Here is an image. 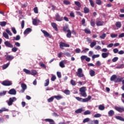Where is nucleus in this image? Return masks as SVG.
Returning a JSON list of instances; mask_svg holds the SVG:
<instances>
[{
	"mask_svg": "<svg viewBox=\"0 0 124 124\" xmlns=\"http://www.w3.org/2000/svg\"><path fill=\"white\" fill-rule=\"evenodd\" d=\"M75 98L78 101H80V102H88V101H90V99H92V96L89 95L87 98L84 99L80 97H75Z\"/></svg>",
	"mask_w": 124,
	"mask_h": 124,
	"instance_id": "f257e3e1",
	"label": "nucleus"
},
{
	"mask_svg": "<svg viewBox=\"0 0 124 124\" xmlns=\"http://www.w3.org/2000/svg\"><path fill=\"white\" fill-rule=\"evenodd\" d=\"M86 91L87 89H86L85 87L80 88L79 89L80 95H81V96H83V97H87V93H86Z\"/></svg>",
	"mask_w": 124,
	"mask_h": 124,
	"instance_id": "f03ea898",
	"label": "nucleus"
},
{
	"mask_svg": "<svg viewBox=\"0 0 124 124\" xmlns=\"http://www.w3.org/2000/svg\"><path fill=\"white\" fill-rule=\"evenodd\" d=\"M76 74L78 77H79V78L85 77V75H84V73H83V69L81 68L78 69V71L76 72Z\"/></svg>",
	"mask_w": 124,
	"mask_h": 124,
	"instance_id": "7ed1b4c3",
	"label": "nucleus"
},
{
	"mask_svg": "<svg viewBox=\"0 0 124 124\" xmlns=\"http://www.w3.org/2000/svg\"><path fill=\"white\" fill-rule=\"evenodd\" d=\"M17 100L16 97H10L8 101L6 102L9 106H11L13 105V102H15Z\"/></svg>",
	"mask_w": 124,
	"mask_h": 124,
	"instance_id": "20e7f679",
	"label": "nucleus"
},
{
	"mask_svg": "<svg viewBox=\"0 0 124 124\" xmlns=\"http://www.w3.org/2000/svg\"><path fill=\"white\" fill-rule=\"evenodd\" d=\"M55 20L58 22H62V21H63V17L62 16H61L59 13H57L55 15Z\"/></svg>",
	"mask_w": 124,
	"mask_h": 124,
	"instance_id": "39448f33",
	"label": "nucleus"
},
{
	"mask_svg": "<svg viewBox=\"0 0 124 124\" xmlns=\"http://www.w3.org/2000/svg\"><path fill=\"white\" fill-rule=\"evenodd\" d=\"M59 46L61 49H62V50H63V49H64V48H63V47H70V46L68 44L61 42L59 44Z\"/></svg>",
	"mask_w": 124,
	"mask_h": 124,
	"instance_id": "423d86ee",
	"label": "nucleus"
},
{
	"mask_svg": "<svg viewBox=\"0 0 124 124\" xmlns=\"http://www.w3.org/2000/svg\"><path fill=\"white\" fill-rule=\"evenodd\" d=\"M21 87L22 88V90H20V93H25V91L27 89V85L25 83H22L21 84Z\"/></svg>",
	"mask_w": 124,
	"mask_h": 124,
	"instance_id": "0eeeda50",
	"label": "nucleus"
},
{
	"mask_svg": "<svg viewBox=\"0 0 124 124\" xmlns=\"http://www.w3.org/2000/svg\"><path fill=\"white\" fill-rule=\"evenodd\" d=\"M2 85L5 86H11L12 82L9 80H4L2 82Z\"/></svg>",
	"mask_w": 124,
	"mask_h": 124,
	"instance_id": "6e6552de",
	"label": "nucleus"
},
{
	"mask_svg": "<svg viewBox=\"0 0 124 124\" xmlns=\"http://www.w3.org/2000/svg\"><path fill=\"white\" fill-rule=\"evenodd\" d=\"M5 57L6 58V61H9V62H11V61H12L14 59V56L10 55H5Z\"/></svg>",
	"mask_w": 124,
	"mask_h": 124,
	"instance_id": "1a4fd4ad",
	"label": "nucleus"
},
{
	"mask_svg": "<svg viewBox=\"0 0 124 124\" xmlns=\"http://www.w3.org/2000/svg\"><path fill=\"white\" fill-rule=\"evenodd\" d=\"M41 31L44 34V36H45V37H49V38H51V37H52V36L50 35V34H49L48 32H47L46 31L43 30L42 29Z\"/></svg>",
	"mask_w": 124,
	"mask_h": 124,
	"instance_id": "9d476101",
	"label": "nucleus"
},
{
	"mask_svg": "<svg viewBox=\"0 0 124 124\" xmlns=\"http://www.w3.org/2000/svg\"><path fill=\"white\" fill-rule=\"evenodd\" d=\"M4 44L5 45L6 47H8V48H13V45L8 41H5Z\"/></svg>",
	"mask_w": 124,
	"mask_h": 124,
	"instance_id": "9b49d317",
	"label": "nucleus"
},
{
	"mask_svg": "<svg viewBox=\"0 0 124 124\" xmlns=\"http://www.w3.org/2000/svg\"><path fill=\"white\" fill-rule=\"evenodd\" d=\"M114 109L118 111V112H119L120 113H123V112H124V107H115L114 108Z\"/></svg>",
	"mask_w": 124,
	"mask_h": 124,
	"instance_id": "f8f14e48",
	"label": "nucleus"
},
{
	"mask_svg": "<svg viewBox=\"0 0 124 124\" xmlns=\"http://www.w3.org/2000/svg\"><path fill=\"white\" fill-rule=\"evenodd\" d=\"M124 79V77L116 78V79L114 80L115 83H121L123 82V80Z\"/></svg>",
	"mask_w": 124,
	"mask_h": 124,
	"instance_id": "ddd939ff",
	"label": "nucleus"
},
{
	"mask_svg": "<svg viewBox=\"0 0 124 124\" xmlns=\"http://www.w3.org/2000/svg\"><path fill=\"white\" fill-rule=\"evenodd\" d=\"M8 93L9 94L15 95V94H16V90L14 89H12L9 90V91L8 92Z\"/></svg>",
	"mask_w": 124,
	"mask_h": 124,
	"instance_id": "4468645a",
	"label": "nucleus"
},
{
	"mask_svg": "<svg viewBox=\"0 0 124 124\" xmlns=\"http://www.w3.org/2000/svg\"><path fill=\"white\" fill-rule=\"evenodd\" d=\"M31 31H32V30L31 28H28L24 31V35H27L29 34V33L31 32Z\"/></svg>",
	"mask_w": 124,
	"mask_h": 124,
	"instance_id": "2eb2a0df",
	"label": "nucleus"
},
{
	"mask_svg": "<svg viewBox=\"0 0 124 124\" xmlns=\"http://www.w3.org/2000/svg\"><path fill=\"white\" fill-rule=\"evenodd\" d=\"M115 27L117 28V30L122 28V23L120 21H117L115 23Z\"/></svg>",
	"mask_w": 124,
	"mask_h": 124,
	"instance_id": "dca6fc26",
	"label": "nucleus"
},
{
	"mask_svg": "<svg viewBox=\"0 0 124 124\" xmlns=\"http://www.w3.org/2000/svg\"><path fill=\"white\" fill-rule=\"evenodd\" d=\"M45 122H48L49 123V124H55V121L51 119H46L45 120Z\"/></svg>",
	"mask_w": 124,
	"mask_h": 124,
	"instance_id": "f3484780",
	"label": "nucleus"
},
{
	"mask_svg": "<svg viewBox=\"0 0 124 124\" xmlns=\"http://www.w3.org/2000/svg\"><path fill=\"white\" fill-rule=\"evenodd\" d=\"M108 115L109 117H113L115 115V112L113 110H110L108 112Z\"/></svg>",
	"mask_w": 124,
	"mask_h": 124,
	"instance_id": "a211bd4d",
	"label": "nucleus"
},
{
	"mask_svg": "<svg viewBox=\"0 0 124 124\" xmlns=\"http://www.w3.org/2000/svg\"><path fill=\"white\" fill-rule=\"evenodd\" d=\"M103 24H104V22L101 21H97L96 22V25L97 27H99L100 26H103Z\"/></svg>",
	"mask_w": 124,
	"mask_h": 124,
	"instance_id": "6ab92c4d",
	"label": "nucleus"
},
{
	"mask_svg": "<svg viewBox=\"0 0 124 124\" xmlns=\"http://www.w3.org/2000/svg\"><path fill=\"white\" fill-rule=\"evenodd\" d=\"M51 26L55 31H58V25L57 24H56V23H51Z\"/></svg>",
	"mask_w": 124,
	"mask_h": 124,
	"instance_id": "aec40b11",
	"label": "nucleus"
},
{
	"mask_svg": "<svg viewBox=\"0 0 124 124\" xmlns=\"http://www.w3.org/2000/svg\"><path fill=\"white\" fill-rule=\"evenodd\" d=\"M54 98H56L57 100H60V99H62V98H63V97H62V95H55L54 96Z\"/></svg>",
	"mask_w": 124,
	"mask_h": 124,
	"instance_id": "412c9836",
	"label": "nucleus"
},
{
	"mask_svg": "<svg viewBox=\"0 0 124 124\" xmlns=\"http://www.w3.org/2000/svg\"><path fill=\"white\" fill-rule=\"evenodd\" d=\"M116 79H117V75H113L110 78V81H116Z\"/></svg>",
	"mask_w": 124,
	"mask_h": 124,
	"instance_id": "4be33fe9",
	"label": "nucleus"
},
{
	"mask_svg": "<svg viewBox=\"0 0 124 124\" xmlns=\"http://www.w3.org/2000/svg\"><path fill=\"white\" fill-rule=\"evenodd\" d=\"M90 24L92 27H94V26L95 25V20L93 19H91Z\"/></svg>",
	"mask_w": 124,
	"mask_h": 124,
	"instance_id": "5701e85b",
	"label": "nucleus"
},
{
	"mask_svg": "<svg viewBox=\"0 0 124 124\" xmlns=\"http://www.w3.org/2000/svg\"><path fill=\"white\" fill-rule=\"evenodd\" d=\"M83 10L85 14H87V13H89L90 12V9L87 7H84Z\"/></svg>",
	"mask_w": 124,
	"mask_h": 124,
	"instance_id": "b1692460",
	"label": "nucleus"
},
{
	"mask_svg": "<svg viewBox=\"0 0 124 124\" xmlns=\"http://www.w3.org/2000/svg\"><path fill=\"white\" fill-rule=\"evenodd\" d=\"M115 119H116L117 120H119V121H122V122H124V118H123L122 116H115Z\"/></svg>",
	"mask_w": 124,
	"mask_h": 124,
	"instance_id": "393cba45",
	"label": "nucleus"
},
{
	"mask_svg": "<svg viewBox=\"0 0 124 124\" xmlns=\"http://www.w3.org/2000/svg\"><path fill=\"white\" fill-rule=\"evenodd\" d=\"M66 34L67 37H68V38H70V37H71V31H70V30H68Z\"/></svg>",
	"mask_w": 124,
	"mask_h": 124,
	"instance_id": "a878e982",
	"label": "nucleus"
},
{
	"mask_svg": "<svg viewBox=\"0 0 124 124\" xmlns=\"http://www.w3.org/2000/svg\"><path fill=\"white\" fill-rule=\"evenodd\" d=\"M89 73L91 77H93V76H94L95 75V72H94V71H93V70H91L89 72Z\"/></svg>",
	"mask_w": 124,
	"mask_h": 124,
	"instance_id": "bb28decb",
	"label": "nucleus"
},
{
	"mask_svg": "<svg viewBox=\"0 0 124 124\" xmlns=\"http://www.w3.org/2000/svg\"><path fill=\"white\" fill-rule=\"evenodd\" d=\"M98 109L99 110H100L101 111H103L105 109V107H104V105H100L98 106Z\"/></svg>",
	"mask_w": 124,
	"mask_h": 124,
	"instance_id": "cd10ccee",
	"label": "nucleus"
},
{
	"mask_svg": "<svg viewBox=\"0 0 124 124\" xmlns=\"http://www.w3.org/2000/svg\"><path fill=\"white\" fill-rule=\"evenodd\" d=\"M108 56H109V53H103L102 54V57L104 59L107 58V57H108Z\"/></svg>",
	"mask_w": 124,
	"mask_h": 124,
	"instance_id": "c85d7f7f",
	"label": "nucleus"
},
{
	"mask_svg": "<svg viewBox=\"0 0 124 124\" xmlns=\"http://www.w3.org/2000/svg\"><path fill=\"white\" fill-rule=\"evenodd\" d=\"M6 24H7L6 21L0 22V26H1V27H5V26H6Z\"/></svg>",
	"mask_w": 124,
	"mask_h": 124,
	"instance_id": "c756f323",
	"label": "nucleus"
},
{
	"mask_svg": "<svg viewBox=\"0 0 124 124\" xmlns=\"http://www.w3.org/2000/svg\"><path fill=\"white\" fill-rule=\"evenodd\" d=\"M2 35L4 38H6V39H9V36H8V34L6 33V32H3Z\"/></svg>",
	"mask_w": 124,
	"mask_h": 124,
	"instance_id": "7c9ffc66",
	"label": "nucleus"
},
{
	"mask_svg": "<svg viewBox=\"0 0 124 124\" xmlns=\"http://www.w3.org/2000/svg\"><path fill=\"white\" fill-rule=\"evenodd\" d=\"M82 112H83V109L82 108H79L78 109H77L75 111V113L76 114H80Z\"/></svg>",
	"mask_w": 124,
	"mask_h": 124,
	"instance_id": "2f4dec72",
	"label": "nucleus"
},
{
	"mask_svg": "<svg viewBox=\"0 0 124 124\" xmlns=\"http://www.w3.org/2000/svg\"><path fill=\"white\" fill-rule=\"evenodd\" d=\"M9 64H10V62L7 63L5 64H4L2 66L3 69H6L8 66H9Z\"/></svg>",
	"mask_w": 124,
	"mask_h": 124,
	"instance_id": "473e14b6",
	"label": "nucleus"
},
{
	"mask_svg": "<svg viewBox=\"0 0 124 124\" xmlns=\"http://www.w3.org/2000/svg\"><path fill=\"white\" fill-rule=\"evenodd\" d=\"M32 24L34 26H37V19H36V18L33 19Z\"/></svg>",
	"mask_w": 124,
	"mask_h": 124,
	"instance_id": "72a5a7b5",
	"label": "nucleus"
},
{
	"mask_svg": "<svg viewBox=\"0 0 124 124\" xmlns=\"http://www.w3.org/2000/svg\"><path fill=\"white\" fill-rule=\"evenodd\" d=\"M84 32H85L87 34H91V30L90 29H84Z\"/></svg>",
	"mask_w": 124,
	"mask_h": 124,
	"instance_id": "f704fd0d",
	"label": "nucleus"
},
{
	"mask_svg": "<svg viewBox=\"0 0 124 124\" xmlns=\"http://www.w3.org/2000/svg\"><path fill=\"white\" fill-rule=\"evenodd\" d=\"M30 74H31V75H33V76L36 75V74H37V72H36V71L35 70H31V72H30Z\"/></svg>",
	"mask_w": 124,
	"mask_h": 124,
	"instance_id": "c9c22d12",
	"label": "nucleus"
},
{
	"mask_svg": "<svg viewBox=\"0 0 124 124\" xmlns=\"http://www.w3.org/2000/svg\"><path fill=\"white\" fill-rule=\"evenodd\" d=\"M96 45V42H93L90 44L91 48H93Z\"/></svg>",
	"mask_w": 124,
	"mask_h": 124,
	"instance_id": "e433bc0d",
	"label": "nucleus"
},
{
	"mask_svg": "<svg viewBox=\"0 0 124 124\" xmlns=\"http://www.w3.org/2000/svg\"><path fill=\"white\" fill-rule=\"evenodd\" d=\"M63 93L65 94H66V95H69V94H70V91L68 90H65Z\"/></svg>",
	"mask_w": 124,
	"mask_h": 124,
	"instance_id": "4c0bfd02",
	"label": "nucleus"
},
{
	"mask_svg": "<svg viewBox=\"0 0 124 124\" xmlns=\"http://www.w3.org/2000/svg\"><path fill=\"white\" fill-rule=\"evenodd\" d=\"M54 98H55L54 97V96H52V97H50L49 98H48L47 99L48 102H49V103L53 102V101H54Z\"/></svg>",
	"mask_w": 124,
	"mask_h": 124,
	"instance_id": "58836bf2",
	"label": "nucleus"
},
{
	"mask_svg": "<svg viewBox=\"0 0 124 124\" xmlns=\"http://www.w3.org/2000/svg\"><path fill=\"white\" fill-rule=\"evenodd\" d=\"M75 4H76L78 7H81V3L78 1H75Z\"/></svg>",
	"mask_w": 124,
	"mask_h": 124,
	"instance_id": "ea45409f",
	"label": "nucleus"
},
{
	"mask_svg": "<svg viewBox=\"0 0 124 124\" xmlns=\"http://www.w3.org/2000/svg\"><path fill=\"white\" fill-rule=\"evenodd\" d=\"M89 2L90 3V5L92 7H94V2L93 0H89Z\"/></svg>",
	"mask_w": 124,
	"mask_h": 124,
	"instance_id": "a19ab883",
	"label": "nucleus"
},
{
	"mask_svg": "<svg viewBox=\"0 0 124 124\" xmlns=\"http://www.w3.org/2000/svg\"><path fill=\"white\" fill-rule=\"evenodd\" d=\"M23 71H24V72L26 73V74H31V71H30L27 69H24Z\"/></svg>",
	"mask_w": 124,
	"mask_h": 124,
	"instance_id": "79ce46f5",
	"label": "nucleus"
},
{
	"mask_svg": "<svg viewBox=\"0 0 124 124\" xmlns=\"http://www.w3.org/2000/svg\"><path fill=\"white\" fill-rule=\"evenodd\" d=\"M63 3L64 4H65V5H68L69 4H70V1H68V0H64L63 1Z\"/></svg>",
	"mask_w": 124,
	"mask_h": 124,
	"instance_id": "37998d69",
	"label": "nucleus"
},
{
	"mask_svg": "<svg viewBox=\"0 0 124 124\" xmlns=\"http://www.w3.org/2000/svg\"><path fill=\"white\" fill-rule=\"evenodd\" d=\"M63 31L65 32H67V31H68V26H65L63 27Z\"/></svg>",
	"mask_w": 124,
	"mask_h": 124,
	"instance_id": "c03bdc74",
	"label": "nucleus"
},
{
	"mask_svg": "<svg viewBox=\"0 0 124 124\" xmlns=\"http://www.w3.org/2000/svg\"><path fill=\"white\" fill-rule=\"evenodd\" d=\"M88 122H90V118H85L83 121V124H86V123H88Z\"/></svg>",
	"mask_w": 124,
	"mask_h": 124,
	"instance_id": "a18cd8bd",
	"label": "nucleus"
},
{
	"mask_svg": "<svg viewBox=\"0 0 124 124\" xmlns=\"http://www.w3.org/2000/svg\"><path fill=\"white\" fill-rule=\"evenodd\" d=\"M59 65L60 67H62V68L65 67V65H64V64L62 61L60 62Z\"/></svg>",
	"mask_w": 124,
	"mask_h": 124,
	"instance_id": "49530a36",
	"label": "nucleus"
},
{
	"mask_svg": "<svg viewBox=\"0 0 124 124\" xmlns=\"http://www.w3.org/2000/svg\"><path fill=\"white\" fill-rule=\"evenodd\" d=\"M14 38L15 40L18 41V40H20L21 37L20 36V35H16V37H14Z\"/></svg>",
	"mask_w": 124,
	"mask_h": 124,
	"instance_id": "de8ad7c7",
	"label": "nucleus"
},
{
	"mask_svg": "<svg viewBox=\"0 0 124 124\" xmlns=\"http://www.w3.org/2000/svg\"><path fill=\"white\" fill-rule=\"evenodd\" d=\"M71 84L72 86H76V81L73 79L71 80Z\"/></svg>",
	"mask_w": 124,
	"mask_h": 124,
	"instance_id": "09e8293b",
	"label": "nucleus"
},
{
	"mask_svg": "<svg viewBox=\"0 0 124 124\" xmlns=\"http://www.w3.org/2000/svg\"><path fill=\"white\" fill-rule=\"evenodd\" d=\"M99 57H100L99 54L93 55L92 56V59H93V60H94L96 58H99Z\"/></svg>",
	"mask_w": 124,
	"mask_h": 124,
	"instance_id": "8fccbe9b",
	"label": "nucleus"
},
{
	"mask_svg": "<svg viewBox=\"0 0 124 124\" xmlns=\"http://www.w3.org/2000/svg\"><path fill=\"white\" fill-rule=\"evenodd\" d=\"M21 29H24L25 28V20H22L21 21Z\"/></svg>",
	"mask_w": 124,
	"mask_h": 124,
	"instance_id": "3c124183",
	"label": "nucleus"
},
{
	"mask_svg": "<svg viewBox=\"0 0 124 124\" xmlns=\"http://www.w3.org/2000/svg\"><path fill=\"white\" fill-rule=\"evenodd\" d=\"M106 37V33H103L102 35L100 36V38L101 39H104Z\"/></svg>",
	"mask_w": 124,
	"mask_h": 124,
	"instance_id": "603ef678",
	"label": "nucleus"
},
{
	"mask_svg": "<svg viewBox=\"0 0 124 124\" xmlns=\"http://www.w3.org/2000/svg\"><path fill=\"white\" fill-rule=\"evenodd\" d=\"M46 83H45V87H47V86H49V78L47 79L46 80Z\"/></svg>",
	"mask_w": 124,
	"mask_h": 124,
	"instance_id": "864d4df0",
	"label": "nucleus"
},
{
	"mask_svg": "<svg viewBox=\"0 0 124 124\" xmlns=\"http://www.w3.org/2000/svg\"><path fill=\"white\" fill-rule=\"evenodd\" d=\"M96 3L98 5H101V3H102L101 0H96Z\"/></svg>",
	"mask_w": 124,
	"mask_h": 124,
	"instance_id": "5fc2aeb1",
	"label": "nucleus"
},
{
	"mask_svg": "<svg viewBox=\"0 0 124 124\" xmlns=\"http://www.w3.org/2000/svg\"><path fill=\"white\" fill-rule=\"evenodd\" d=\"M33 10L34 13H35L36 14H38V8H37V7L34 8Z\"/></svg>",
	"mask_w": 124,
	"mask_h": 124,
	"instance_id": "6e6d98bb",
	"label": "nucleus"
},
{
	"mask_svg": "<svg viewBox=\"0 0 124 124\" xmlns=\"http://www.w3.org/2000/svg\"><path fill=\"white\" fill-rule=\"evenodd\" d=\"M6 94V91H3L2 92H0V96H3Z\"/></svg>",
	"mask_w": 124,
	"mask_h": 124,
	"instance_id": "4d7b16f0",
	"label": "nucleus"
},
{
	"mask_svg": "<svg viewBox=\"0 0 124 124\" xmlns=\"http://www.w3.org/2000/svg\"><path fill=\"white\" fill-rule=\"evenodd\" d=\"M12 52H14V53H15V52H17V50H18V48L16 47H12Z\"/></svg>",
	"mask_w": 124,
	"mask_h": 124,
	"instance_id": "13d9d810",
	"label": "nucleus"
},
{
	"mask_svg": "<svg viewBox=\"0 0 124 124\" xmlns=\"http://www.w3.org/2000/svg\"><path fill=\"white\" fill-rule=\"evenodd\" d=\"M11 30L14 34H16V33H17V31H16V29H15V28H12Z\"/></svg>",
	"mask_w": 124,
	"mask_h": 124,
	"instance_id": "bf43d9fd",
	"label": "nucleus"
},
{
	"mask_svg": "<svg viewBox=\"0 0 124 124\" xmlns=\"http://www.w3.org/2000/svg\"><path fill=\"white\" fill-rule=\"evenodd\" d=\"M6 31L7 33H8V34L10 36H12V33L11 32V31H9V30L8 29H6Z\"/></svg>",
	"mask_w": 124,
	"mask_h": 124,
	"instance_id": "052dcab7",
	"label": "nucleus"
},
{
	"mask_svg": "<svg viewBox=\"0 0 124 124\" xmlns=\"http://www.w3.org/2000/svg\"><path fill=\"white\" fill-rule=\"evenodd\" d=\"M101 117V114L99 113H97L94 115V118H100Z\"/></svg>",
	"mask_w": 124,
	"mask_h": 124,
	"instance_id": "680f3d73",
	"label": "nucleus"
},
{
	"mask_svg": "<svg viewBox=\"0 0 124 124\" xmlns=\"http://www.w3.org/2000/svg\"><path fill=\"white\" fill-rule=\"evenodd\" d=\"M40 66H41V67H43V68H46V65H45L44 63H43V62H41L40 63Z\"/></svg>",
	"mask_w": 124,
	"mask_h": 124,
	"instance_id": "e2e57ef3",
	"label": "nucleus"
},
{
	"mask_svg": "<svg viewBox=\"0 0 124 124\" xmlns=\"http://www.w3.org/2000/svg\"><path fill=\"white\" fill-rule=\"evenodd\" d=\"M118 60H119V58L114 57L113 59H112V62H117V61H118Z\"/></svg>",
	"mask_w": 124,
	"mask_h": 124,
	"instance_id": "0e129e2a",
	"label": "nucleus"
},
{
	"mask_svg": "<svg viewBox=\"0 0 124 124\" xmlns=\"http://www.w3.org/2000/svg\"><path fill=\"white\" fill-rule=\"evenodd\" d=\"M91 114V111L89 110H86L84 112V115H90Z\"/></svg>",
	"mask_w": 124,
	"mask_h": 124,
	"instance_id": "69168bd1",
	"label": "nucleus"
},
{
	"mask_svg": "<svg viewBox=\"0 0 124 124\" xmlns=\"http://www.w3.org/2000/svg\"><path fill=\"white\" fill-rule=\"evenodd\" d=\"M95 64L96 66H100L101 65V62H100V61H97Z\"/></svg>",
	"mask_w": 124,
	"mask_h": 124,
	"instance_id": "338daca9",
	"label": "nucleus"
},
{
	"mask_svg": "<svg viewBox=\"0 0 124 124\" xmlns=\"http://www.w3.org/2000/svg\"><path fill=\"white\" fill-rule=\"evenodd\" d=\"M57 79V78L56 77V76H52L51 78V81H54L55 80Z\"/></svg>",
	"mask_w": 124,
	"mask_h": 124,
	"instance_id": "774afa93",
	"label": "nucleus"
}]
</instances>
